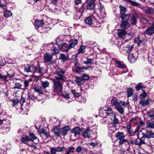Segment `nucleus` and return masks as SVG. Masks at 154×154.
<instances>
[{
    "mask_svg": "<svg viewBox=\"0 0 154 154\" xmlns=\"http://www.w3.org/2000/svg\"><path fill=\"white\" fill-rule=\"evenodd\" d=\"M65 72V71L63 70L62 69L58 68L55 72V76L54 77L55 79L62 82L65 81L66 78L64 75Z\"/></svg>",
    "mask_w": 154,
    "mask_h": 154,
    "instance_id": "obj_1",
    "label": "nucleus"
},
{
    "mask_svg": "<svg viewBox=\"0 0 154 154\" xmlns=\"http://www.w3.org/2000/svg\"><path fill=\"white\" fill-rule=\"evenodd\" d=\"M52 81L53 83L54 91L55 92H60L62 90V82H63L55 79H53Z\"/></svg>",
    "mask_w": 154,
    "mask_h": 154,
    "instance_id": "obj_2",
    "label": "nucleus"
},
{
    "mask_svg": "<svg viewBox=\"0 0 154 154\" xmlns=\"http://www.w3.org/2000/svg\"><path fill=\"white\" fill-rule=\"evenodd\" d=\"M44 61L47 65H50L51 63L52 55L51 54L46 53L44 56Z\"/></svg>",
    "mask_w": 154,
    "mask_h": 154,
    "instance_id": "obj_3",
    "label": "nucleus"
},
{
    "mask_svg": "<svg viewBox=\"0 0 154 154\" xmlns=\"http://www.w3.org/2000/svg\"><path fill=\"white\" fill-rule=\"evenodd\" d=\"M116 65L117 67L118 68H120L122 70H124L123 71L121 72V74L128 72V70L126 66L123 64L120 61H116Z\"/></svg>",
    "mask_w": 154,
    "mask_h": 154,
    "instance_id": "obj_4",
    "label": "nucleus"
},
{
    "mask_svg": "<svg viewBox=\"0 0 154 154\" xmlns=\"http://www.w3.org/2000/svg\"><path fill=\"white\" fill-rule=\"evenodd\" d=\"M37 70V68L33 65H28L25 66L24 71L27 72H34Z\"/></svg>",
    "mask_w": 154,
    "mask_h": 154,
    "instance_id": "obj_5",
    "label": "nucleus"
},
{
    "mask_svg": "<svg viewBox=\"0 0 154 154\" xmlns=\"http://www.w3.org/2000/svg\"><path fill=\"white\" fill-rule=\"evenodd\" d=\"M82 136L84 138H89L92 132L88 128L86 129H82Z\"/></svg>",
    "mask_w": 154,
    "mask_h": 154,
    "instance_id": "obj_6",
    "label": "nucleus"
},
{
    "mask_svg": "<svg viewBox=\"0 0 154 154\" xmlns=\"http://www.w3.org/2000/svg\"><path fill=\"white\" fill-rule=\"evenodd\" d=\"M59 48L60 49L63 51L67 52L70 49L69 45L66 43L61 44L59 45Z\"/></svg>",
    "mask_w": 154,
    "mask_h": 154,
    "instance_id": "obj_7",
    "label": "nucleus"
},
{
    "mask_svg": "<svg viewBox=\"0 0 154 154\" xmlns=\"http://www.w3.org/2000/svg\"><path fill=\"white\" fill-rule=\"evenodd\" d=\"M82 129H81L79 127H76L71 130V133L73 134L74 136L76 137L77 135H79L81 132H82Z\"/></svg>",
    "mask_w": 154,
    "mask_h": 154,
    "instance_id": "obj_8",
    "label": "nucleus"
},
{
    "mask_svg": "<svg viewBox=\"0 0 154 154\" xmlns=\"http://www.w3.org/2000/svg\"><path fill=\"white\" fill-rule=\"evenodd\" d=\"M142 134L146 138H154V133L151 131L147 130L145 133H143Z\"/></svg>",
    "mask_w": 154,
    "mask_h": 154,
    "instance_id": "obj_9",
    "label": "nucleus"
},
{
    "mask_svg": "<svg viewBox=\"0 0 154 154\" xmlns=\"http://www.w3.org/2000/svg\"><path fill=\"white\" fill-rule=\"evenodd\" d=\"M95 6L94 2L93 1H90L88 2L86 8L88 10H92L94 9Z\"/></svg>",
    "mask_w": 154,
    "mask_h": 154,
    "instance_id": "obj_10",
    "label": "nucleus"
},
{
    "mask_svg": "<svg viewBox=\"0 0 154 154\" xmlns=\"http://www.w3.org/2000/svg\"><path fill=\"white\" fill-rule=\"evenodd\" d=\"M44 22L43 20H39L37 19L35 20L34 25L36 28H38L39 27L43 26Z\"/></svg>",
    "mask_w": 154,
    "mask_h": 154,
    "instance_id": "obj_11",
    "label": "nucleus"
},
{
    "mask_svg": "<svg viewBox=\"0 0 154 154\" xmlns=\"http://www.w3.org/2000/svg\"><path fill=\"white\" fill-rule=\"evenodd\" d=\"M70 129V127L69 126H65L61 129V134L63 136L66 135Z\"/></svg>",
    "mask_w": 154,
    "mask_h": 154,
    "instance_id": "obj_12",
    "label": "nucleus"
},
{
    "mask_svg": "<svg viewBox=\"0 0 154 154\" xmlns=\"http://www.w3.org/2000/svg\"><path fill=\"white\" fill-rule=\"evenodd\" d=\"M117 33L120 37L124 38L126 35V32L124 29H119L118 30Z\"/></svg>",
    "mask_w": 154,
    "mask_h": 154,
    "instance_id": "obj_13",
    "label": "nucleus"
},
{
    "mask_svg": "<svg viewBox=\"0 0 154 154\" xmlns=\"http://www.w3.org/2000/svg\"><path fill=\"white\" fill-rule=\"evenodd\" d=\"M69 48H74L78 43V40L76 39H71L69 42Z\"/></svg>",
    "mask_w": 154,
    "mask_h": 154,
    "instance_id": "obj_14",
    "label": "nucleus"
},
{
    "mask_svg": "<svg viewBox=\"0 0 154 154\" xmlns=\"http://www.w3.org/2000/svg\"><path fill=\"white\" fill-rule=\"evenodd\" d=\"M75 81L78 85L79 86H81L84 83V81L82 78L80 76H76Z\"/></svg>",
    "mask_w": 154,
    "mask_h": 154,
    "instance_id": "obj_15",
    "label": "nucleus"
},
{
    "mask_svg": "<svg viewBox=\"0 0 154 154\" xmlns=\"http://www.w3.org/2000/svg\"><path fill=\"white\" fill-rule=\"evenodd\" d=\"M53 131H54V134L57 137H59L60 136L61 134V129H59V127L54 126Z\"/></svg>",
    "mask_w": 154,
    "mask_h": 154,
    "instance_id": "obj_16",
    "label": "nucleus"
},
{
    "mask_svg": "<svg viewBox=\"0 0 154 154\" xmlns=\"http://www.w3.org/2000/svg\"><path fill=\"white\" fill-rule=\"evenodd\" d=\"M137 16L135 14H133L130 19L131 23L132 24L135 25L137 23Z\"/></svg>",
    "mask_w": 154,
    "mask_h": 154,
    "instance_id": "obj_17",
    "label": "nucleus"
},
{
    "mask_svg": "<svg viewBox=\"0 0 154 154\" xmlns=\"http://www.w3.org/2000/svg\"><path fill=\"white\" fill-rule=\"evenodd\" d=\"M153 27H148L145 30V33L149 35H152L154 32V30L153 29L154 28V26Z\"/></svg>",
    "mask_w": 154,
    "mask_h": 154,
    "instance_id": "obj_18",
    "label": "nucleus"
},
{
    "mask_svg": "<svg viewBox=\"0 0 154 154\" xmlns=\"http://www.w3.org/2000/svg\"><path fill=\"white\" fill-rule=\"evenodd\" d=\"M94 19L93 16L91 15L86 18L85 20V21L86 24L91 25L92 24V20Z\"/></svg>",
    "mask_w": 154,
    "mask_h": 154,
    "instance_id": "obj_19",
    "label": "nucleus"
},
{
    "mask_svg": "<svg viewBox=\"0 0 154 154\" xmlns=\"http://www.w3.org/2000/svg\"><path fill=\"white\" fill-rule=\"evenodd\" d=\"M120 27L121 28L125 29H127L130 27V23L126 21H122Z\"/></svg>",
    "mask_w": 154,
    "mask_h": 154,
    "instance_id": "obj_20",
    "label": "nucleus"
},
{
    "mask_svg": "<svg viewBox=\"0 0 154 154\" xmlns=\"http://www.w3.org/2000/svg\"><path fill=\"white\" fill-rule=\"evenodd\" d=\"M144 12L146 14H151L154 13V10L151 7H148L144 10Z\"/></svg>",
    "mask_w": 154,
    "mask_h": 154,
    "instance_id": "obj_21",
    "label": "nucleus"
},
{
    "mask_svg": "<svg viewBox=\"0 0 154 154\" xmlns=\"http://www.w3.org/2000/svg\"><path fill=\"white\" fill-rule=\"evenodd\" d=\"M120 17L122 19V21H127L130 18V15L129 14H123L120 15Z\"/></svg>",
    "mask_w": 154,
    "mask_h": 154,
    "instance_id": "obj_22",
    "label": "nucleus"
},
{
    "mask_svg": "<svg viewBox=\"0 0 154 154\" xmlns=\"http://www.w3.org/2000/svg\"><path fill=\"white\" fill-rule=\"evenodd\" d=\"M115 108L121 114H124V108L122 107V106L120 105V104H119V105L116 107Z\"/></svg>",
    "mask_w": 154,
    "mask_h": 154,
    "instance_id": "obj_23",
    "label": "nucleus"
},
{
    "mask_svg": "<svg viewBox=\"0 0 154 154\" xmlns=\"http://www.w3.org/2000/svg\"><path fill=\"white\" fill-rule=\"evenodd\" d=\"M146 127L152 128H154V121L151 120H149L146 122Z\"/></svg>",
    "mask_w": 154,
    "mask_h": 154,
    "instance_id": "obj_24",
    "label": "nucleus"
},
{
    "mask_svg": "<svg viewBox=\"0 0 154 154\" xmlns=\"http://www.w3.org/2000/svg\"><path fill=\"white\" fill-rule=\"evenodd\" d=\"M115 137L118 140H119L123 138H125V136L123 132H118L116 134Z\"/></svg>",
    "mask_w": 154,
    "mask_h": 154,
    "instance_id": "obj_25",
    "label": "nucleus"
},
{
    "mask_svg": "<svg viewBox=\"0 0 154 154\" xmlns=\"http://www.w3.org/2000/svg\"><path fill=\"white\" fill-rule=\"evenodd\" d=\"M128 60L131 63L134 62L136 60V59L133 54H130L128 55Z\"/></svg>",
    "mask_w": 154,
    "mask_h": 154,
    "instance_id": "obj_26",
    "label": "nucleus"
},
{
    "mask_svg": "<svg viewBox=\"0 0 154 154\" xmlns=\"http://www.w3.org/2000/svg\"><path fill=\"white\" fill-rule=\"evenodd\" d=\"M149 103L148 100H142L139 102L140 104L142 106H144L147 105Z\"/></svg>",
    "mask_w": 154,
    "mask_h": 154,
    "instance_id": "obj_27",
    "label": "nucleus"
},
{
    "mask_svg": "<svg viewBox=\"0 0 154 154\" xmlns=\"http://www.w3.org/2000/svg\"><path fill=\"white\" fill-rule=\"evenodd\" d=\"M33 89L35 92L38 93L40 94H43L44 93L43 89L41 87H35Z\"/></svg>",
    "mask_w": 154,
    "mask_h": 154,
    "instance_id": "obj_28",
    "label": "nucleus"
},
{
    "mask_svg": "<svg viewBox=\"0 0 154 154\" xmlns=\"http://www.w3.org/2000/svg\"><path fill=\"white\" fill-rule=\"evenodd\" d=\"M75 148L73 147H69L66 150L65 154H70L74 151Z\"/></svg>",
    "mask_w": 154,
    "mask_h": 154,
    "instance_id": "obj_29",
    "label": "nucleus"
},
{
    "mask_svg": "<svg viewBox=\"0 0 154 154\" xmlns=\"http://www.w3.org/2000/svg\"><path fill=\"white\" fill-rule=\"evenodd\" d=\"M87 69V68L85 67L84 66H78L75 68V70L76 72H83L84 69Z\"/></svg>",
    "mask_w": 154,
    "mask_h": 154,
    "instance_id": "obj_30",
    "label": "nucleus"
},
{
    "mask_svg": "<svg viewBox=\"0 0 154 154\" xmlns=\"http://www.w3.org/2000/svg\"><path fill=\"white\" fill-rule=\"evenodd\" d=\"M41 85L44 89L48 88L49 86V82L47 81H41Z\"/></svg>",
    "mask_w": 154,
    "mask_h": 154,
    "instance_id": "obj_31",
    "label": "nucleus"
},
{
    "mask_svg": "<svg viewBox=\"0 0 154 154\" xmlns=\"http://www.w3.org/2000/svg\"><path fill=\"white\" fill-rule=\"evenodd\" d=\"M105 113L108 116H111L113 115V111L110 107H108L107 109L105 110Z\"/></svg>",
    "mask_w": 154,
    "mask_h": 154,
    "instance_id": "obj_32",
    "label": "nucleus"
},
{
    "mask_svg": "<svg viewBox=\"0 0 154 154\" xmlns=\"http://www.w3.org/2000/svg\"><path fill=\"white\" fill-rule=\"evenodd\" d=\"M110 119L115 124L119 122L118 119L116 118V115H112V116L110 117Z\"/></svg>",
    "mask_w": 154,
    "mask_h": 154,
    "instance_id": "obj_33",
    "label": "nucleus"
},
{
    "mask_svg": "<svg viewBox=\"0 0 154 154\" xmlns=\"http://www.w3.org/2000/svg\"><path fill=\"white\" fill-rule=\"evenodd\" d=\"M146 86L143 83H140L135 86V88L137 91H139L142 88H146Z\"/></svg>",
    "mask_w": 154,
    "mask_h": 154,
    "instance_id": "obj_34",
    "label": "nucleus"
},
{
    "mask_svg": "<svg viewBox=\"0 0 154 154\" xmlns=\"http://www.w3.org/2000/svg\"><path fill=\"white\" fill-rule=\"evenodd\" d=\"M86 48V46H85L83 45L81 46L79 49L78 54H79L80 53H84L85 52V50Z\"/></svg>",
    "mask_w": 154,
    "mask_h": 154,
    "instance_id": "obj_35",
    "label": "nucleus"
},
{
    "mask_svg": "<svg viewBox=\"0 0 154 154\" xmlns=\"http://www.w3.org/2000/svg\"><path fill=\"white\" fill-rule=\"evenodd\" d=\"M148 115L152 119H154V109H152L148 112Z\"/></svg>",
    "mask_w": 154,
    "mask_h": 154,
    "instance_id": "obj_36",
    "label": "nucleus"
},
{
    "mask_svg": "<svg viewBox=\"0 0 154 154\" xmlns=\"http://www.w3.org/2000/svg\"><path fill=\"white\" fill-rule=\"evenodd\" d=\"M22 141L25 143L28 144L27 142L29 141H31L29 137L28 136H25L21 138Z\"/></svg>",
    "mask_w": 154,
    "mask_h": 154,
    "instance_id": "obj_37",
    "label": "nucleus"
},
{
    "mask_svg": "<svg viewBox=\"0 0 154 154\" xmlns=\"http://www.w3.org/2000/svg\"><path fill=\"white\" fill-rule=\"evenodd\" d=\"M119 8L120 9V15L125 13L126 11V8L125 7L120 5L119 6Z\"/></svg>",
    "mask_w": 154,
    "mask_h": 154,
    "instance_id": "obj_38",
    "label": "nucleus"
},
{
    "mask_svg": "<svg viewBox=\"0 0 154 154\" xmlns=\"http://www.w3.org/2000/svg\"><path fill=\"white\" fill-rule=\"evenodd\" d=\"M51 50L53 54L56 55L58 54L59 50L54 46H52Z\"/></svg>",
    "mask_w": 154,
    "mask_h": 154,
    "instance_id": "obj_39",
    "label": "nucleus"
},
{
    "mask_svg": "<svg viewBox=\"0 0 154 154\" xmlns=\"http://www.w3.org/2000/svg\"><path fill=\"white\" fill-rule=\"evenodd\" d=\"M93 60L91 58H87L86 60L84 62V63L85 64H91L93 63Z\"/></svg>",
    "mask_w": 154,
    "mask_h": 154,
    "instance_id": "obj_40",
    "label": "nucleus"
},
{
    "mask_svg": "<svg viewBox=\"0 0 154 154\" xmlns=\"http://www.w3.org/2000/svg\"><path fill=\"white\" fill-rule=\"evenodd\" d=\"M59 59L62 61L64 62L67 60V57L63 54H61L60 55Z\"/></svg>",
    "mask_w": 154,
    "mask_h": 154,
    "instance_id": "obj_41",
    "label": "nucleus"
},
{
    "mask_svg": "<svg viewBox=\"0 0 154 154\" xmlns=\"http://www.w3.org/2000/svg\"><path fill=\"white\" fill-rule=\"evenodd\" d=\"M81 77L82 78L84 81L88 80L89 79V75L85 74H82Z\"/></svg>",
    "mask_w": 154,
    "mask_h": 154,
    "instance_id": "obj_42",
    "label": "nucleus"
},
{
    "mask_svg": "<svg viewBox=\"0 0 154 154\" xmlns=\"http://www.w3.org/2000/svg\"><path fill=\"white\" fill-rule=\"evenodd\" d=\"M4 15L6 17H8L11 16L12 15V13L10 11H4Z\"/></svg>",
    "mask_w": 154,
    "mask_h": 154,
    "instance_id": "obj_43",
    "label": "nucleus"
},
{
    "mask_svg": "<svg viewBox=\"0 0 154 154\" xmlns=\"http://www.w3.org/2000/svg\"><path fill=\"white\" fill-rule=\"evenodd\" d=\"M77 56L75 55H73L72 57V58L71 59V61L72 63H74L75 65L77 63Z\"/></svg>",
    "mask_w": 154,
    "mask_h": 154,
    "instance_id": "obj_44",
    "label": "nucleus"
},
{
    "mask_svg": "<svg viewBox=\"0 0 154 154\" xmlns=\"http://www.w3.org/2000/svg\"><path fill=\"white\" fill-rule=\"evenodd\" d=\"M29 137L31 141H33L34 140L37 139L36 137L35 134L33 133H30L29 134Z\"/></svg>",
    "mask_w": 154,
    "mask_h": 154,
    "instance_id": "obj_45",
    "label": "nucleus"
},
{
    "mask_svg": "<svg viewBox=\"0 0 154 154\" xmlns=\"http://www.w3.org/2000/svg\"><path fill=\"white\" fill-rule=\"evenodd\" d=\"M50 152L51 154H56L57 151L56 147H51L50 148Z\"/></svg>",
    "mask_w": 154,
    "mask_h": 154,
    "instance_id": "obj_46",
    "label": "nucleus"
},
{
    "mask_svg": "<svg viewBox=\"0 0 154 154\" xmlns=\"http://www.w3.org/2000/svg\"><path fill=\"white\" fill-rule=\"evenodd\" d=\"M111 103L112 105L115 106L116 107L119 104V103H118L116 100L114 99H112Z\"/></svg>",
    "mask_w": 154,
    "mask_h": 154,
    "instance_id": "obj_47",
    "label": "nucleus"
},
{
    "mask_svg": "<svg viewBox=\"0 0 154 154\" xmlns=\"http://www.w3.org/2000/svg\"><path fill=\"white\" fill-rule=\"evenodd\" d=\"M133 91L131 88H129L127 90L128 97H129L131 96L133 94Z\"/></svg>",
    "mask_w": 154,
    "mask_h": 154,
    "instance_id": "obj_48",
    "label": "nucleus"
},
{
    "mask_svg": "<svg viewBox=\"0 0 154 154\" xmlns=\"http://www.w3.org/2000/svg\"><path fill=\"white\" fill-rule=\"evenodd\" d=\"M145 138L146 137L143 135V136L141 138H139L140 143V146H141L142 145L145 144Z\"/></svg>",
    "mask_w": 154,
    "mask_h": 154,
    "instance_id": "obj_49",
    "label": "nucleus"
},
{
    "mask_svg": "<svg viewBox=\"0 0 154 154\" xmlns=\"http://www.w3.org/2000/svg\"><path fill=\"white\" fill-rule=\"evenodd\" d=\"M140 21L142 23L145 24H148L149 23V20L146 18L142 17L140 18Z\"/></svg>",
    "mask_w": 154,
    "mask_h": 154,
    "instance_id": "obj_50",
    "label": "nucleus"
},
{
    "mask_svg": "<svg viewBox=\"0 0 154 154\" xmlns=\"http://www.w3.org/2000/svg\"><path fill=\"white\" fill-rule=\"evenodd\" d=\"M42 133L43 134L48 138L50 136L49 133L45 130H43L41 132L40 134H41Z\"/></svg>",
    "mask_w": 154,
    "mask_h": 154,
    "instance_id": "obj_51",
    "label": "nucleus"
},
{
    "mask_svg": "<svg viewBox=\"0 0 154 154\" xmlns=\"http://www.w3.org/2000/svg\"><path fill=\"white\" fill-rule=\"evenodd\" d=\"M128 1L129 2H130L132 4V5L134 6H138L140 5V4L138 3L133 1L131 0H129Z\"/></svg>",
    "mask_w": 154,
    "mask_h": 154,
    "instance_id": "obj_52",
    "label": "nucleus"
},
{
    "mask_svg": "<svg viewBox=\"0 0 154 154\" xmlns=\"http://www.w3.org/2000/svg\"><path fill=\"white\" fill-rule=\"evenodd\" d=\"M56 148L57 152H60L63 151L65 147L64 146H58Z\"/></svg>",
    "mask_w": 154,
    "mask_h": 154,
    "instance_id": "obj_53",
    "label": "nucleus"
},
{
    "mask_svg": "<svg viewBox=\"0 0 154 154\" xmlns=\"http://www.w3.org/2000/svg\"><path fill=\"white\" fill-rule=\"evenodd\" d=\"M133 46L132 45H128L127 46L126 51L128 53L131 52L133 48Z\"/></svg>",
    "mask_w": 154,
    "mask_h": 154,
    "instance_id": "obj_54",
    "label": "nucleus"
},
{
    "mask_svg": "<svg viewBox=\"0 0 154 154\" xmlns=\"http://www.w3.org/2000/svg\"><path fill=\"white\" fill-rule=\"evenodd\" d=\"M13 103V105L14 106L15 105H17L19 103V100L17 98H16L14 99L10 100Z\"/></svg>",
    "mask_w": 154,
    "mask_h": 154,
    "instance_id": "obj_55",
    "label": "nucleus"
},
{
    "mask_svg": "<svg viewBox=\"0 0 154 154\" xmlns=\"http://www.w3.org/2000/svg\"><path fill=\"white\" fill-rule=\"evenodd\" d=\"M46 69L44 68L39 67L38 72L40 74H43L46 72Z\"/></svg>",
    "mask_w": 154,
    "mask_h": 154,
    "instance_id": "obj_56",
    "label": "nucleus"
},
{
    "mask_svg": "<svg viewBox=\"0 0 154 154\" xmlns=\"http://www.w3.org/2000/svg\"><path fill=\"white\" fill-rule=\"evenodd\" d=\"M98 9L99 11L102 14H104V9L103 7H101V6L100 5L98 7Z\"/></svg>",
    "mask_w": 154,
    "mask_h": 154,
    "instance_id": "obj_57",
    "label": "nucleus"
},
{
    "mask_svg": "<svg viewBox=\"0 0 154 154\" xmlns=\"http://www.w3.org/2000/svg\"><path fill=\"white\" fill-rule=\"evenodd\" d=\"M15 86L13 88V89H20L22 85H20V83H16L15 84Z\"/></svg>",
    "mask_w": 154,
    "mask_h": 154,
    "instance_id": "obj_58",
    "label": "nucleus"
},
{
    "mask_svg": "<svg viewBox=\"0 0 154 154\" xmlns=\"http://www.w3.org/2000/svg\"><path fill=\"white\" fill-rule=\"evenodd\" d=\"M127 142V140L125 139V138H123L119 140V143L120 145H121L124 143L125 142Z\"/></svg>",
    "mask_w": 154,
    "mask_h": 154,
    "instance_id": "obj_59",
    "label": "nucleus"
},
{
    "mask_svg": "<svg viewBox=\"0 0 154 154\" xmlns=\"http://www.w3.org/2000/svg\"><path fill=\"white\" fill-rule=\"evenodd\" d=\"M72 93L73 94L75 97H78L80 96V93H78L75 92V91L72 90L71 91Z\"/></svg>",
    "mask_w": 154,
    "mask_h": 154,
    "instance_id": "obj_60",
    "label": "nucleus"
},
{
    "mask_svg": "<svg viewBox=\"0 0 154 154\" xmlns=\"http://www.w3.org/2000/svg\"><path fill=\"white\" fill-rule=\"evenodd\" d=\"M62 96L65 99H68L70 98L69 94L67 93H63Z\"/></svg>",
    "mask_w": 154,
    "mask_h": 154,
    "instance_id": "obj_61",
    "label": "nucleus"
},
{
    "mask_svg": "<svg viewBox=\"0 0 154 154\" xmlns=\"http://www.w3.org/2000/svg\"><path fill=\"white\" fill-rule=\"evenodd\" d=\"M131 124H129L127 126V129L128 133L131 134V132L132 131V130L131 128Z\"/></svg>",
    "mask_w": 154,
    "mask_h": 154,
    "instance_id": "obj_62",
    "label": "nucleus"
},
{
    "mask_svg": "<svg viewBox=\"0 0 154 154\" xmlns=\"http://www.w3.org/2000/svg\"><path fill=\"white\" fill-rule=\"evenodd\" d=\"M83 148L80 146H78L76 149V151L77 152H79L83 150Z\"/></svg>",
    "mask_w": 154,
    "mask_h": 154,
    "instance_id": "obj_63",
    "label": "nucleus"
},
{
    "mask_svg": "<svg viewBox=\"0 0 154 154\" xmlns=\"http://www.w3.org/2000/svg\"><path fill=\"white\" fill-rule=\"evenodd\" d=\"M135 42L137 43L138 45H139L142 42V41L140 40L139 37H137L134 41Z\"/></svg>",
    "mask_w": 154,
    "mask_h": 154,
    "instance_id": "obj_64",
    "label": "nucleus"
}]
</instances>
